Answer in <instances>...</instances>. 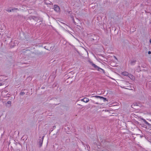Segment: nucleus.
Wrapping results in <instances>:
<instances>
[{"label": "nucleus", "instance_id": "obj_11", "mask_svg": "<svg viewBox=\"0 0 151 151\" xmlns=\"http://www.w3.org/2000/svg\"><path fill=\"white\" fill-rule=\"evenodd\" d=\"M25 94L24 92H22L20 93V94L22 95H23Z\"/></svg>", "mask_w": 151, "mask_h": 151}, {"label": "nucleus", "instance_id": "obj_18", "mask_svg": "<svg viewBox=\"0 0 151 151\" xmlns=\"http://www.w3.org/2000/svg\"><path fill=\"white\" fill-rule=\"evenodd\" d=\"M29 50H27V52H29Z\"/></svg>", "mask_w": 151, "mask_h": 151}, {"label": "nucleus", "instance_id": "obj_6", "mask_svg": "<svg viewBox=\"0 0 151 151\" xmlns=\"http://www.w3.org/2000/svg\"><path fill=\"white\" fill-rule=\"evenodd\" d=\"M128 76L130 79L132 80H134L135 79L134 76L131 74H129Z\"/></svg>", "mask_w": 151, "mask_h": 151}, {"label": "nucleus", "instance_id": "obj_8", "mask_svg": "<svg viewBox=\"0 0 151 151\" xmlns=\"http://www.w3.org/2000/svg\"><path fill=\"white\" fill-rule=\"evenodd\" d=\"M135 63V61L133 60V61H131L130 63L131 65H132L133 64H134Z\"/></svg>", "mask_w": 151, "mask_h": 151}, {"label": "nucleus", "instance_id": "obj_15", "mask_svg": "<svg viewBox=\"0 0 151 151\" xmlns=\"http://www.w3.org/2000/svg\"><path fill=\"white\" fill-rule=\"evenodd\" d=\"M148 53L149 54H151V52L150 51H149L148 52Z\"/></svg>", "mask_w": 151, "mask_h": 151}, {"label": "nucleus", "instance_id": "obj_2", "mask_svg": "<svg viewBox=\"0 0 151 151\" xmlns=\"http://www.w3.org/2000/svg\"><path fill=\"white\" fill-rule=\"evenodd\" d=\"M54 10L57 12H60V8L59 7L56 5H54Z\"/></svg>", "mask_w": 151, "mask_h": 151}, {"label": "nucleus", "instance_id": "obj_3", "mask_svg": "<svg viewBox=\"0 0 151 151\" xmlns=\"http://www.w3.org/2000/svg\"><path fill=\"white\" fill-rule=\"evenodd\" d=\"M94 97L96 98H99L101 99H103L104 101H107L106 98L99 96H95L91 97Z\"/></svg>", "mask_w": 151, "mask_h": 151}, {"label": "nucleus", "instance_id": "obj_19", "mask_svg": "<svg viewBox=\"0 0 151 151\" xmlns=\"http://www.w3.org/2000/svg\"><path fill=\"white\" fill-rule=\"evenodd\" d=\"M41 54V53H38V54Z\"/></svg>", "mask_w": 151, "mask_h": 151}, {"label": "nucleus", "instance_id": "obj_9", "mask_svg": "<svg viewBox=\"0 0 151 151\" xmlns=\"http://www.w3.org/2000/svg\"><path fill=\"white\" fill-rule=\"evenodd\" d=\"M92 102L93 103L96 104H99V103L97 102H95L94 101H93L92 100H91Z\"/></svg>", "mask_w": 151, "mask_h": 151}, {"label": "nucleus", "instance_id": "obj_17", "mask_svg": "<svg viewBox=\"0 0 151 151\" xmlns=\"http://www.w3.org/2000/svg\"><path fill=\"white\" fill-rule=\"evenodd\" d=\"M150 43L151 44V39H150Z\"/></svg>", "mask_w": 151, "mask_h": 151}, {"label": "nucleus", "instance_id": "obj_5", "mask_svg": "<svg viewBox=\"0 0 151 151\" xmlns=\"http://www.w3.org/2000/svg\"><path fill=\"white\" fill-rule=\"evenodd\" d=\"M121 74L125 76H128L129 75V73L126 71H123L121 73Z\"/></svg>", "mask_w": 151, "mask_h": 151}, {"label": "nucleus", "instance_id": "obj_10", "mask_svg": "<svg viewBox=\"0 0 151 151\" xmlns=\"http://www.w3.org/2000/svg\"><path fill=\"white\" fill-rule=\"evenodd\" d=\"M145 124H147V125L149 126L150 125V124L148 123L147 122H146V121L145 122Z\"/></svg>", "mask_w": 151, "mask_h": 151}, {"label": "nucleus", "instance_id": "obj_13", "mask_svg": "<svg viewBox=\"0 0 151 151\" xmlns=\"http://www.w3.org/2000/svg\"><path fill=\"white\" fill-rule=\"evenodd\" d=\"M4 84L3 83H0V86H3Z\"/></svg>", "mask_w": 151, "mask_h": 151}, {"label": "nucleus", "instance_id": "obj_4", "mask_svg": "<svg viewBox=\"0 0 151 151\" xmlns=\"http://www.w3.org/2000/svg\"><path fill=\"white\" fill-rule=\"evenodd\" d=\"M81 101L83 102L87 103L89 101V100L88 98L86 97H85L83 99H81Z\"/></svg>", "mask_w": 151, "mask_h": 151}, {"label": "nucleus", "instance_id": "obj_16", "mask_svg": "<svg viewBox=\"0 0 151 151\" xmlns=\"http://www.w3.org/2000/svg\"><path fill=\"white\" fill-rule=\"evenodd\" d=\"M99 151H106V150H100Z\"/></svg>", "mask_w": 151, "mask_h": 151}, {"label": "nucleus", "instance_id": "obj_1", "mask_svg": "<svg viewBox=\"0 0 151 151\" xmlns=\"http://www.w3.org/2000/svg\"><path fill=\"white\" fill-rule=\"evenodd\" d=\"M89 62L96 70H97L98 71L103 72V73H104L105 72L103 69L99 68L95 64L93 63V62L91 61H89Z\"/></svg>", "mask_w": 151, "mask_h": 151}, {"label": "nucleus", "instance_id": "obj_12", "mask_svg": "<svg viewBox=\"0 0 151 151\" xmlns=\"http://www.w3.org/2000/svg\"><path fill=\"white\" fill-rule=\"evenodd\" d=\"M7 103L9 104H11V102L10 101H8L7 102Z\"/></svg>", "mask_w": 151, "mask_h": 151}, {"label": "nucleus", "instance_id": "obj_20", "mask_svg": "<svg viewBox=\"0 0 151 151\" xmlns=\"http://www.w3.org/2000/svg\"><path fill=\"white\" fill-rule=\"evenodd\" d=\"M150 121H151V120H150Z\"/></svg>", "mask_w": 151, "mask_h": 151}, {"label": "nucleus", "instance_id": "obj_7", "mask_svg": "<svg viewBox=\"0 0 151 151\" xmlns=\"http://www.w3.org/2000/svg\"><path fill=\"white\" fill-rule=\"evenodd\" d=\"M42 143H43V139H40L39 142V144L40 147H41L42 146Z\"/></svg>", "mask_w": 151, "mask_h": 151}, {"label": "nucleus", "instance_id": "obj_14", "mask_svg": "<svg viewBox=\"0 0 151 151\" xmlns=\"http://www.w3.org/2000/svg\"><path fill=\"white\" fill-rule=\"evenodd\" d=\"M17 9H18L17 8H14V9H12V11H14L15 10H17Z\"/></svg>", "mask_w": 151, "mask_h": 151}]
</instances>
